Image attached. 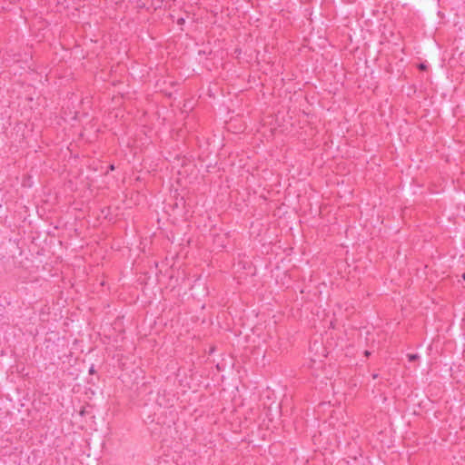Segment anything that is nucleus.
<instances>
[{
	"label": "nucleus",
	"instance_id": "f257e3e1",
	"mask_svg": "<svg viewBox=\"0 0 465 465\" xmlns=\"http://www.w3.org/2000/svg\"><path fill=\"white\" fill-rule=\"evenodd\" d=\"M408 359H409L410 361H413L416 359H418V355L417 354H409L408 355Z\"/></svg>",
	"mask_w": 465,
	"mask_h": 465
},
{
	"label": "nucleus",
	"instance_id": "f03ea898",
	"mask_svg": "<svg viewBox=\"0 0 465 465\" xmlns=\"http://www.w3.org/2000/svg\"><path fill=\"white\" fill-rule=\"evenodd\" d=\"M419 67H420V70H425L426 69V65L424 64H420L419 65Z\"/></svg>",
	"mask_w": 465,
	"mask_h": 465
},
{
	"label": "nucleus",
	"instance_id": "20e7f679",
	"mask_svg": "<svg viewBox=\"0 0 465 465\" xmlns=\"http://www.w3.org/2000/svg\"><path fill=\"white\" fill-rule=\"evenodd\" d=\"M462 278L463 280H465V272L462 274Z\"/></svg>",
	"mask_w": 465,
	"mask_h": 465
},
{
	"label": "nucleus",
	"instance_id": "7ed1b4c3",
	"mask_svg": "<svg viewBox=\"0 0 465 465\" xmlns=\"http://www.w3.org/2000/svg\"><path fill=\"white\" fill-rule=\"evenodd\" d=\"M94 372V366H92L89 370V373L93 374Z\"/></svg>",
	"mask_w": 465,
	"mask_h": 465
}]
</instances>
